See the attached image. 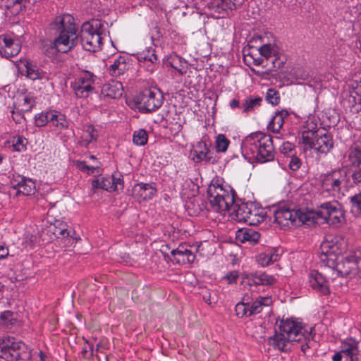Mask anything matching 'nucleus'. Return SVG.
<instances>
[{
	"label": "nucleus",
	"instance_id": "63",
	"mask_svg": "<svg viewBox=\"0 0 361 361\" xmlns=\"http://www.w3.org/2000/svg\"><path fill=\"white\" fill-rule=\"evenodd\" d=\"M230 106L231 109H235L240 106V102L238 99H233L230 102Z\"/></svg>",
	"mask_w": 361,
	"mask_h": 361
},
{
	"label": "nucleus",
	"instance_id": "11",
	"mask_svg": "<svg viewBox=\"0 0 361 361\" xmlns=\"http://www.w3.org/2000/svg\"><path fill=\"white\" fill-rule=\"evenodd\" d=\"M320 259L328 267L334 265V262L337 260V255L341 252L337 242L332 239L324 240L320 245Z\"/></svg>",
	"mask_w": 361,
	"mask_h": 361
},
{
	"label": "nucleus",
	"instance_id": "42",
	"mask_svg": "<svg viewBox=\"0 0 361 361\" xmlns=\"http://www.w3.org/2000/svg\"><path fill=\"white\" fill-rule=\"evenodd\" d=\"M4 51L6 57L16 56L20 51L19 44L16 43L11 47L4 48Z\"/></svg>",
	"mask_w": 361,
	"mask_h": 361
},
{
	"label": "nucleus",
	"instance_id": "10",
	"mask_svg": "<svg viewBox=\"0 0 361 361\" xmlns=\"http://www.w3.org/2000/svg\"><path fill=\"white\" fill-rule=\"evenodd\" d=\"M163 102V96L158 90L146 89L137 97V103L142 112H151L159 109Z\"/></svg>",
	"mask_w": 361,
	"mask_h": 361
},
{
	"label": "nucleus",
	"instance_id": "48",
	"mask_svg": "<svg viewBox=\"0 0 361 361\" xmlns=\"http://www.w3.org/2000/svg\"><path fill=\"white\" fill-rule=\"evenodd\" d=\"M23 101L24 111H30L34 105L32 99L30 97L25 96L24 97Z\"/></svg>",
	"mask_w": 361,
	"mask_h": 361
},
{
	"label": "nucleus",
	"instance_id": "28",
	"mask_svg": "<svg viewBox=\"0 0 361 361\" xmlns=\"http://www.w3.org/2000/svg\"><path fill=\"white\" fill-rule=\"evenodd\" d=\"M262 98L260 97H247L242 103L241 108L243 109V113H248L254 111L256 108L261 106Z\"/></svg>",
	"mask_w": 361,
	"mask_h": 361
},
{
	"label": "nucleus",
	"instance_id": "34",
	"mask_svg": "<svg viewBox=\"0 0 361 361\" xmlns=\"http://www.w3.org/2000/svg\"><path fill=\"white\" fill-rule=\"evenodd\" d=\"M16 322V318L11 311H5L0 315V323L4 325H13Z\"/></svg>",
	"mask_w": 361,
	"mask_h": 361
},
{
	"label": "nucleus",
	"instance_id": "47",
	"mask_svg": "<svg viewBox=\"0 0 361 361\" xmlns=\"http://www.w3.org/2000/svg\"><path fill=\"white\" fill-rule=\"evenodd\" d=\"M258 262L262 267H267L270 264L269 253H262L258 256Z\"/></svg>",
	"mask_w": 361,
	"mask_h": 361
},
{
	"label": "nucleus",
	"instance_id": "26",
	"mask_svg": "<svg viewBox=\"0 0 361 361\" xmlns=\"http://www.w3.org/2000/svg\"><path fill=\"white\" fill-rule=\"evenodd\" d=\"M271 298L269 297H263L259 299L256 300L255 302L252 303L250 305L249 304L248 309L249 313L248 316H252L253 314H258L261 312L262 310L263 306H268L271 303Z\"/></svg>",
	"mask_w": 361,
	"mask_h": 361
},
{
	"label": "nucleus",
	"instance_id": "54",
	"mask_svg": "<svg viewBox=\"0 0 361 361\" xmlns=\"http://www.w3.org/2000/svg\"><path fill=\"white\" fill-rule=\"evenodd\" d=\"M226 278L228 281V283H231L235 281V280L238 278V273L235 271H231L226 276Z\"/></svg>",
	"mask_w": 361,
	"mask_h": 361
},
{
	"label": "nucleus",
	"instance_id": "36",
	"mask_svg": "<svg viewBox=\"0 0 361 361\" xmlns=\"http://www.w3.org/2000/svg\"><path fill=\"white\" fill-rule=\"evenodd\" d=\"M266 99L269 103L276 105L280 101L279 94L274 89H269L267 92Z\"/></svg>",
	"mask_w": 361,
	"mask_h": 361
},
{
	"label": "nucleus",
	"instance_id": "9",
	"mask_svg": "<svg viewBox=\"0 0 361 361\" xmlns=\"http://www.w3.org/2000/svg\"><path fill=\"white\" fill-rule=\"evenodd\" d=\"M317 215L333 226H338L344 221V213L337 202L322 204L317 211Z\"/></svg>",
	"mask_w": 361,
	"mask_h": 361
},
{
	"label": "nucleus",
	"instance_id": "55",
	"mask_svg": "<svg viewBox=\"0 0 361 361\" xmlns=\"http://www.w3.org/2000/svg\"><path fill=\"white\" fill-rule=\"evenodd\" d=\"M91 80V76H87V78H80L78 80V82H75L74 86H83L86 83H87V81Z\"/></svg>",
	"mask_w": 361,
	"mask_h": 361
},
{
	"label": "nucleus",
	"instance_id": "51",
	"mask_svg": "<svg viewBox=\"0 0 361 361\" xmlns=\"http://www.w3.org/2000/svg\"><path fill=\"white\" fill-rule=\"evenodd\" d=\"M73 89L75 90V94L78 97H87V94L82 89V86H74Z\"/></svg>",
	"mask_w": 361,
	"mask_h": 361
},
{
	"label": "nucleus",
	"instance_id": "16",
	"mask_svg": "<svg viewBox=\"0 0 361 361\" xmlns=\"http://www.w3.org/2000/svg\"><path fill=\"white\" fill-rule=\"evenodd\" d=\"M156 192V188L152 184L140 183L133 188L132 195L137 201L141 202L152 199Z\"/></svg>",
	"mask_w": 361,
	"mask_h": 361
},
{
	"label": "nucleus",
	"instance_id": "61",
	"mask_svg": "<svg viewBox=\"0 0 361 361\" xmlns=\"http://www.w3.org/2000/svg\"><path fill=\"white\" fill-rule=\"evenodd\" d=\"M4 42L5 44V48L11 47L16 44L12 39H8L6 37L4 39Z\"/></svg>",
	"mask_w": 361,
	"mask_h": 361
},
{
	"label": "nucleus",
	"instance_id": "44",
	"mask_svg": "<svg viewBox=\"0 0 361 361\" xmlns=\"http://www.w3.org/2000/svg\"><path fill=\"white\" fill-rule=\"evenodd\" d=\"M300 166H301L300 159L297 157H292L290 159V161L289 162V168L292 171H295L300 169Z\"/></svg>",
	"mask_w": 361,
	"mask_h": 361
},
{
	"label": "nucleus",
	"instance_id": "40",
	"mask_svg": "<svg viewBox=\"0 0 361 361\" xmlns=\"http://www.w3.org/2000/svg\"><path fill=\"white\" fill-rule=\"evenodd\" d=\"M260 54L266 58L267 61H268L269 59L271 56L274 53V49L270 44H266L262 46L259 49Z\"/></svg>",
	"mask_w": 361,
	"mask_h": 361
},
{
	"label": "nucleus",
	"instance_id": "58",
	"mask_svg": "<svg viewBox=\"0 0 361 361\" xmlns=\"http://www.w3.org/2000/svg\"><path fill=\"white\" fill-rule=\"evenodd\" d=\"M82 89L85 91V92L89 94L90 92L92 91V80L87 81V83H86L85 85L82 86Z\"/></svg>",
	"mask_w": 361,
	"mask_h": 361
},
{
	"label": "nucleus",
	"instance_id": "22",
	"mask_svg": "<svg viewBox=\"0 0 361 361\" xmlns=\"http://www.w3.org/2000/svg\"><path fill=\"white\" fill-rule=\"evenodd\" d=\"M128 69L125 57L119 56L109 66V72L112 76L118 77L123 75Z\"/></svg>",
	"mask_w": 361,
	"mask_h": 361
},
{
	"label": "nucleus",
	"instance_id": "45",
	"mask_svg": "<svg viewBox=\"0 0 361 361\" xmlns=\"http://www.w3.org/2000/svg\"><path fill=\"white\" fill-rule=\"evenodd\" d=\"M355 260L356 264V274H359V276L361 277V251L355 250V256L353 258Z\"/></svg>",
	"mask_w": 361,
	"mask_h": 361
},
{
	"label": "nucleus",
	"instance_id": "20",
	"mask_svg": "<svg viewBox=\"0 0 361 361\" xmlns=\"http://www.w3.org/2000/svg\"><path fill=\"white\" fill-rule=\"evenodd\" d=\"M260 234L249 228L239 229L236 232V238L242 243L249 242L250 244H255L258 242Z\"/></svg>",
	"mask_w": 361,
	"mask_h": 361
},
{
	"label": "nucleus",
	"instance_id": "64",
	"mask_svg": "<svg viewBox=\"0 0 361 361\" xmlns=\"http://www.w3.org/2000/svg\"><path fill=\"white\" fill-rule=\"evenodd\" d=\"M341 353H343L341 351L340 353H336L332 357L333 361H341V360H342Z\"/></svg>",
	"mask_w": 361,
	"mask_h": 361
},
{
	"label": "nucleus",
	"instance_id": "39",
	"mask_svg": "<svg viewBox=\"0 0 361 361\" xmlns=\"http://www.w3.org/2000/svg\"><path fill=\"white\" fill-rule=\"evenodd\" d=\"M350 202L353 212H361V193L353 196Z\"/></svg>",
	"mask_w": 361,
	"mask_h": 361
},
{
	"label": "nucleus",
	"instance_id": "46",
	"mask_svg": "<svg viewBox=\"0 0 361 361\" xmlns=\"http://www.w3.org/2000/svg\"><path fill=\"white\" fill-rule=\"evenodd\" d=\"M86 132L87 133V136L85 139V141H87V144L90 143L92 140L97 139V135L95 133V130L92 126H88Z\"/></svg>",
	"mask_w": 361,
	"mask_h": 361
},
{
	"label": "nucleus",
	"instance_id": "33",
	"mask_svg": "<svg viewBox=\"0 0 361 361\" xmlns=\"http://www.w3.org/2000/svg\"><path fill=\"white\" fill-rule=\"evenodd\" d=\"M230 142L224 135L219 134L216 140V148L217 152H224L226 151Z\"/></svg>",
	"mask_w": 361,
	"mask_h": 361
},
{
	"label": "nucleus",
	"instance_id": "32",
	"mask_svg": "<svg viewBox=\"0 0 361 361\" xmlns=\"http://www.w3.org/2000/svg\"><path fill=\"white\" fill-rule=\"evenodd\" d=\"M148 135L145 130L139 129L134 132L133 141L136 145H145L147 144Z\"/></svg>",
	"mask_w": 361,
	"mask_h": 361
},
{
	"label": "nucleus",
	"instance_id": "35",
	"mask_svg": "<svg viewBox=\"0 0 361 361\" xmlns=\"http://www.w3.org/2000/svg\"><path fill=\"white\" fill-rule=\"evenodd\" d=\"M50 121L56 127H67V121L63 115H58L51 112Z\"/></svg>",
	"mask_w": 361,
	"mask_h": 361
},
{
	"label": "nucleus",
	"instance_id": "19",
	"mask_svg": "<svg viewBox=\"0 0 361 361\" xmlns=\"http://www.w3.org/2000/svg\"><path fill=\"white\" fill-rule=\"evenodd\" d=\"M16 180L12 181L15 189L18 190V192L22 193L25 195H30L35 193V184L31 179H27L24 177H20V180L16 183Z\"/></svg>",
	"mask_w": 361,
	"mask_h": 361
},
{
	"label": "nucleus",
	"instance_id": "23",
	"mask_svg": "<svg viewBox=\"0 0 361 361\" xmlns=\"http://www.w3.org/2000/svg\"><path fill=\"white\" fill-rule=\"evenodd\" d=\"M288 116L286 110H282L276 113V115L271 118L268 125V128L274 133H279L284 123V118Z\"/></svg>",
	"mask_w": 361,
	"mask_h": 361
},
{
	"label": "nucleus",
	"instance_id": "30",
	"mask_svg": "<svg viewBox=\"0 0 361 361\" xmlns=\"http://www.w3.org/2000/svg\"><path fill=\"white\" fill-rule=\"evenodd\" d=\"M252 283L256 285H272L275 282L274 278L266 273H262L259 275L257 274L252 275Z\"/></svg>",
	"mask_w": 361,
	"mask_h": 361
},
{
	"label": "nucleus",
	"instance_id": "5",
	"mask_svg": "<svg viewBox=\"0 0 361 361\" xmlns=\"http://www.w3.org/2000/svg\"><path fill=\"white\" fill-rule=\"evenodd\" d=\"M301 139L305 149H313L322 154H327L334 147L331 135L319 130L303 131Z\"/></svg>",
	"mask_w": 361,
	"mask_h": 361
},
{
	"label": "nucleus",
	"instance_id": "59",
	"mask_svg": "<svg viewBox=\"0 0 361 361\" xmlns=\"http://www.w3.org/2000/svg\"><path fill=\"white\" fill-rule=\"evenodd\" d=\"M293 149V145L290 142H286L283 145V148L281 149L282 152L286 153L287 152H290Z\"/></svg>",
	"mask_w": 361,
	"mask_h": 361
},
{
	"label": "nucleus",
	"instance_id": "14",
	"mask_svg": "<svg viewBox=\"0 0 361 361\" xmlns=\"http://www.w3.org/2000/svg\"><path fill=\"white\" fill-rule=\"evenodd\" d=\"M355 256V250L350 251L341 260L338 261L335 269L341 276H348L349 274H356V264L353 259Z\"/></svg>",
	"mask_w": 361,
	"mask_h": 361
},
{
	"label": "nucleus",
	"instance_id": "53",
	"mask_svg": "<svg viewBox=\"0 0 361 361\" xmlns=\"http://www.w3.org/2000/svg\"><path fill=\"white\" fill-rule=\"evenodd\" d=\"M11 113L13 121L17 123H20L21 120L24 118V116L21 112L12 111Z\"/></svg>",
	"mask_w": 361,
	"mask_h": 361
},
{
	"label": "nucleus",
	"instance_id": "41",
	"mask_svg": "<svg viewBox=\"0 0 361 361\" xmlns=\"http://www.w3.org/2000/svg\"><path fill=\"white\" fill-rule=\"evenodd\" d=\"M101 189L108 190L109 189L114 188V190H118L116 183L114 181H111V178H102L101 180Z\"/></svg>",
	"mask_w": 361,
	"mask_h": 361
},
{
	"label": "nucleus",
	"instance_id": "4",
	"mask_svg": "<svg viewBox=\"0 0 361 361\" xmlns=\"http://www.w3.org/2000/svg\"><path fill=\"white\" fill-rule=\"evenodd\" d=\"M102 27V25L99 20L87 21L82 25L80 39L85 50L94 52L100 47L102 39L100 32Z\"/></svg>",
	"mask_w": 361,
	"mask_h": 361
},
{
	"label": "nucleus",
	"instance_id": "62",
	"mask_svg": "<svg viewBox=\"0 0 361 361\" xmlns=\"http://www.w3.org/2000/svg\"><path fill=\"white\" fill-rule=\"evenodd\" d=\"M101 185H102L101 180H99V179H94L92 182V186L93 189L101 188Z\"/></svg>",
	"mask_w": 361,
	"mask_h": 361
},
{
	"label": "nucleus",
	"instance_id": "57",
	"mask_svg": "<svg viewBox=\"0 0 361 361\" xmlns=\"http://www.w3.org/2000/svg\"><path fill=\"white\" fill-rule=\"evenodd\" d=\"M8 255V250L2 245H0V259H4Z\"/></svg>",
	"mask_w": 361,
	"mask_h": 361
},
{
	"label": "nucleus",
	"instance_id": "7",
	"mask_svg": "<svg viewBox=\"0 0 361 361\" xmlns=\"http://www.w3.org/2000/svg\"><path fill=\"white\" fill-rule=\"evenodd\" d=\"M208 198L212 209L219 213L233 210L237 204L234 202L233 195H230L223 190L221 187L210 186L207 191Z\"/></svg>",
	"mask_w": 361,
	"mask_h": 361
},
{
	"label": "nucleus",
	"instance_id": "24",
	"mask_svg": "<svg viewBox=\"0 0 361 361\" xmlns=\"http://www.w3.org/2000/svg\"><path fill=\"white\" fill-rule=\"evenodd\" d=\"M194 153L198 162L204 160L209 162L212 158L209 148L204 142H199L197 144Z\"/></svg>",
	"mask_w": 361,
	"mask_h": 361
},
{
	"label": "nucleus",
	"instance_id": "52",
	"mask_svg": "<svg viewBox=\"0 0 361 361\" xmlns=\"http://www.w3.org/2000/svg\"><path fill=\"white\" fill-rule=\"evenodd\" d=\"M24 141H26L25 138L18 137L16 142L13 145V147L17 151H20L24 147Z\"/></svg>",
	"mask_w": 361,
	"mask_h": 361
},
{
	"label": "nucleus",
	"instance_id": "17",
	"mask_svg": "<svg viewBox=\"0 0 361 361\" xmlns=\"http://www.w3.org/2000/svg\"><path fill=\"white\" fill-rule=\"evenodd\" d=\"M309 283L310 286L324 295L329 293L327 281L324 277L316 270H312L309 274Z\"/></svg>",
	"mask_w": 361,
	"mask_h": 361
},
{
	"label": "nucleus",
	"instance_id": "27",
	"mask_svg": "<svg viewBox=\"0 0 361 361\" xmlns=\"http://www.w3.org/2000/svg\"><path fill=\"white\" fill-rule=\"evenodd\" d=\"M27 76L32 80H41L46 78V72L32 63H27L25 66Z\"/></svg>",
	"mask_w": 361,
	"mask_h": 361
},
{
	"label": "nucleus",
	"instance_id": "2",
	"mask_svg": "<svg viewBox=\"0 0 361 361\" xmlns=\"http://www.w3.org/2000/svg\"><path fill=\"white\" fill-rule=\"evenodd\" d=\"M279 332L275 331L273 336L269 338V345L273 346L275 350L282 352H289L292 345L298 344L303 338L301 324L292 319L281 321L279 326Z\"/></svg>",
	"mask_w": 361,
	"mask_h": 361
},
{
	"label": "nucleus",
	"instance_id": "31",
	"mask_svg": "<svg viewBox=\"0 0 361 361\" xmlns=\"http://www.w3.org/2000/svg\"><path fill=\"white\" fill-rule=\"evenodd\" d=\"M120 87H121V83H117L116 85H105L103 87V91L106 92V96L111 98H116L122 95V92L119 88Z\"/></svg>",
	"mask_w": 361,
	"mask_h": 361
},
{
	"label": "nucleus",
	"instance_id": "6",
	"mask_svg": "<svg viewBox=\"0 0 361 361\" xmlns=\"http://www.w3.org/2000/svg\"><path fill=\"white\" fill-rule=\"evenodd\" d=\"M254 145L257 150L255 159L257 162L264 163L273 161L274 159V149L271 137H267L261 133H253L245 138L244 145Z\"/></svg>",
	"mask_w": 361,
	"mask_h": 361
},
{
	"label": "nucleus",
	"instance_id": "29",
	"mask_svg": "<svg viewBox=\"0 0 361 361\" xmlns=\"http://www.w3.org/2000/svg\"><path fill=\"white\" fill-rule=\"evenodd\" d=\"M348 161L351 166L359 167L361 165V148L357 145L352 146L348 152Z\"/></svg>",
	"mask_w": 361,
	"mask_h": 361
},
{
	"label": "nucleus",
	"instance_id": "3",
	"mask_svg": "<svg viewBox=\"0 0 361 361\" xmlns=\"http://www.w3.org/2000/svg\"><path fill=\"white\" fill-rule=\"evenodd\" d=\"M0 357L6 361H30L32 355L24 343L7 338L0 341Z\"/></svg>",
	"mask_w": 361,
	"mask_h": 361
},
{
	"label": "nucleus",
	"instance_id": "15",
	"mask_svg": "<svg viewBox=\"0 0 361 361\" xmlns=\"http://www.w3.org/2000/svg\"><path fill=\"white\" fill-rule=\"evenodd\" d=\"M297 212L288 208L281 207L274 211L275 221L282 226L297 225Z\"/></svg>",
	"mask_w": 361,
	"mask_h": 361
},
{
	"label": "nucleus",
	"instance_id": "12",
	"mask_svg": "<svg viewBox=\"0 0 361 361\" xmlns=\"http://www.w3.org/2000/svg\"><path fill=\"white\" fill-rule=\"evenodd\" d=\"M242 5V0H212L209 8L216 18L224 17L228 14V11H233Z\"/></svg>",
	"mask_w": 361,
	"mask_h": 361
},
{
	"label": "nucleus",
	"instance_id": "8",
	"mask_svg": "<svg viewBox=\"0 0 361 361\" xmlns=\"http://www.w3.org/2000/svg\"><path fill=\"white\" fill-rule=\"evenodd\" d=\"M236 219L250 226H257L264 220L266 212L253 203L237 204L234 209Z\"/></svg>",
	"mask_w": 361,
	"mask_h": 361
},
{
	"label": "nucleus",
	"instance_id": "37",
	"mask_svg": "<svg viewBox=\"0 0 361 361\" xmlns=\"http://www.w3.org/2000/svg\"><path fill=\"white\" fill-rule=\"evenodd\" d=\"M249 303L239 302L235 305V311L236 315L238 317H243L244 316H248L249 309H248Z\"/></svg>",
	"mask_w": 361,
	"mask_h": 361
},
{
	"label": "nucleus",
	"instance_id": "49",
	"mask_svg": "<svg viewBox=\"0 0 361 361\" xmlns=\"http://www.w3.org/2000/svg\"><path fill=\"white\" fill-rule=\"evenodd\" d=\"M78 166V168L82 171H85L87 170H90V171H92V172H93V171L94 169H97L99 167L98 165L89 166L86 165L85 161L79 162Z\"/></svg>",
	"mask_w": 361,
	"mask_h": 361
},
{
	"label": "nucleus",
	"instance_id": "56",
	"mask_svg": "<svg viewBox=\"0 0 361 361\" xmlns=\"http://www.w3.org/2000/svg\"><path fill=\"white\" fill-rule=\"evenodd\" d=\"M302 340H305V343H302L300 345V350L303 352L304 354L306 353L307 350L310 348L309 343L307 341V338L303 336V338ZM301 341L300 342H302Z\"/></svg>",
	"mask_w": 361,
	"mask_h": 361
},
{
	"label": "nucleus",
	"instance_id": "60",
	"mask_svg": "<svg viewBox=\"0 0 361 361\" xmlns=\"http://www.w3.org/2000/svg\"><path fill=\"white\" fill-rule=\"evenodd\" d=\"M269 253V261H270V264L273 263V262H275L278 260L279 259V255H277L276 253H275L274 252H268Z\"/></svg>",
	"mask_w": 361,
	"mask_h": 361
},
{
	"label": "nucleus",
	"instance_id": "1",
	"mask_svg": "<svg viewBox=\"0 0 361 361\" xmlns=\"http://www.w3.org/2000/svg\"><path fill=\"white\" fill-rule=\"evenodd\" d=\"M50 26L51 30L59 33V36L53 42H50L49 47L44 51L46 54L67 53L77 45L78 35H76L77 28L72 16H59Z\"/></svg>",
	"mask_w": 361,
	"mask_h": 361
},
{
	"label": "nucleus",
	"instance_id": "13",
	"mask_svg": "<svg viewBox=\"0 0 361 361\" xmlns=\"http://www.w3.org/2000/svg\"><path fill=\"white\" fill-rule=\"evenodd\" d=\"M344 181L341 171H333L322 176V186L326 191L339 192Z\"/></svg>",
	"mask_w": 361,
	"mask_h": 361
},
{
	"label": "nucleus",
	"instance_id": "18",
	"mask_svg": "<svg viewBox=\"0 0 361 361\" xmlns=\"http://www.w3.org/2000/svg\"><path fill=\"white\" fill-rule=\"evenodd\" d=\"M173 260L178 264L192 263L195 259V254L184 245H180L177 249L171 252Z\"/></svg>",
	"mask_w": 361,
	"mask_h": 361
},
{
	"label": "nucleus",
	"instance_id": "21",
	"mask_svg": "<svg viewBox=\"0 0 361 361\" xmlns=\"http://www.w3.org/2000/svg\"><path fill=\"white\" fill-rule=\"evenodd\" d=\"M341 352L350 358V361H361V350L355 343H343L341 346Z\"/></svg>",
	"mask_w": 361,
	"mask_h": 361
},
{
	"label": "nucleus",
	"instance_id": "25",
	"mask_svg": "<svg viewBox=\"0 0 361 361\" xmlns=\"http://www.w3.org/2000/svg\"><path fill=\"white\" fill-rule=\"evenodd\" d=\"M297 212V225L300 223L302 224H307L310 226L317 222V219H321L317 215V212H302L300 210H296Z\"/></svg>",
	"mask_w": 361,
	"mask_h": 361
},
{
	"label": "nucleus",
	"instance_id": "43",
	"mask_svg": "<svg viewBox=\"0 0 361 361\" xmlns=\"http://www.w3.org/2000/svg\"><path fill=\"white\" fill-rule=\"evenodd\" d=\"M82 355L85 358H89L94 355V348L93 345L86 341V345L82 350Z\"/></svg>",
	"mask_w": 361,
	"mask_h": 361
},
{
	"label": "nucleus",
	"instance_id": "38",
	"mask_svg": "<svg viewBox=\"0 0 361 361\" xmlns=\"http://www.w3.org/2000/svg\"><path fill=\"white\" fill-rule=\"evenodd\" d=\"M51 113H42L38 116L35 117V123L37 126H44L49 121H50Z\"/></svg>",
	"mask_w": 361,
	"mask_h": 361
},
{
	"label": "nucleus",
	"instance_id": "50",
	"mask_svg": "<svg viewBox=\"0 0 361 361\" xmlns=\"http://www.w3.org/2000/svg\"><path fill=\"white\" fill-rule=\"evenodd\" d=\"M352 178L355 183L361 184V168L353 173Z\"/></svg>",
	"mask_w": 361,
	"mask_h": 361
}]
</instances>
